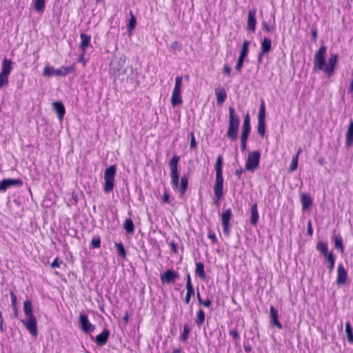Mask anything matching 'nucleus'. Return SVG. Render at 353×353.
Listing matches in <instances>:
<instances>
[{"instance_id": "nucleus-1", "label": "nucleus", "mask_w": 353, "mask_h": 353, "mask_svg": "<svg viewBox=\"0 0 353 353\" xmlns=\"http://www.w3.org/2000/svg\"><path fill=\"white\" fill-rule=\"evenodd\" d=\"M327 47L321 45L314 55V68L316 71L323 70L328 77H331L334 73L336 66L338 63L339 56L337 54H330L327 62L325 63V55Z\"/></svg>"}, {"instance_id": "nucleus-2", "label": "nucleus", "mask_w": 353, "mask_h": 353, "mask_svg": "<svg viewBox=\"0 0 353 353\" xmlns=\"http://www.w3.org/2000/svg\"><path fill=\"white\" fill-rule=\"evenodd\" d=\"M179 159L180 157L175 154L170 161L169 165L170 168L171 184L174 190H179L181 194L184 195L188 188V179L185 176H182L179 185V178L178 173V163Z\"/></svg>"}, {"instance_id": "nucleus-3", "label": "nucleus", "mask_w": 353, "mask_h": 353, "mask_svg": "<svg viewBox=\"0 0 353 353\" xmlns=\"http://www.w3.org/2000/svg\"><path fill=\"white\" fill-rule=\"evenodd\" d=\"M23 312L26 318L21 320V323L30 334L36 337L38 335L37 322L33 313L32 304L30 300L24 301Z\"/></svg>"}, {"instance_id": "nucleus-4", "label": "nucleus", "mask_w": 353, "mask_h": 353, "mask_svg": "<svg viewBox=\"0 0 353 353\" xmlns=\"http://www.w3.org/2000/svg\"><path fill=\"white\" fill-rule=\"evenodd\" d=\"M240 119L232 107H229V125L227 132V137L234 141L237 139Z\"/></svg>"}, {"instance_id": "nucleus-5", "label": "nucleus", "mask_w": 353, "mask_h": 353, "mask_svg": "<svg viewBox=\"0 0 353 353\" xmlns=\"http://www.w3.org/2000/svg\"><path fill=\"white\" fill-rule=\"evenodd\" d=\"M117 174L116 165H112L105 170L103 190L105 193L112 192L114 187V178Z\"/></svg>"}, {"instance_id": "nucleus-6", "label": "nucleus", "mask_w": 353, "mask_h": 353, "mask_svg": "<svg viewBox=\"0 0 353 353\" xmlns=\"http://www.w3.org/2000/svg\"><path fill=\"white\" fill-rule=\"evenodd\" d=\"M316 249L323 256L324 259L327 261L330 272H332L334 268L336 257L332 252H328L327 243L320 241L316 244Z\"/></svg>"}, {"instance_id": "nucleus-7", "label": "nucleus", "mask_w": 353, "mask_h": 353, "mask_svg": "<svg viewBox=\"0 0 353 353\" xmlns=\"http://www.w3.org/2000/svg\"><path fill=\"white\" fill-rule=\"evenodd\" d=\"M182 81L183 78L181 76H177L175 78L174 88L172 91L171 97V103L173 107L177 106L182 103L183 100L181 97L182 93Z\"/></svg>"}, {"instance_id": "nucleus-8", "label": "nucleus", "mask_w": 353, "mask_h": 353, "mask_svg": "<svg viewBox=\"0 0 353 353\" xmlns=\"http://www.w3.org/2000/svg\"><path fill=\"white\" fill-rule=\"evenodd\" d=\"M74 70V65L62 66L60 68H54L53 66H46L43 70V75L46 77L60 76L65 77Z\"/></svg>"}, {"instance_id": "nucleus-9", "label": "nucleus", "mask_w": 353, "mask_h": 353, "mask_svg": "<svg viewBox=\"0 0 353 353\" xmlns=\"http://www.w3.org/2000/svg\"><path fill=\"white\" fill-rule=\"evenodd\" d=\"M261 153L258 150L252 151L248 154L245 168L248 171L254 172L259 165Z\"/></svg>"}, {"instance_id": "nucleus-10", "label": "nucleus", "mask_w": 353, "mask_h": 353, "mask_svg": "<svg viewBox=\"0 0 353 353\" xmlns=\"http://www.w3.org/2000/svg\"><path fill=\"white\" fill-rule=\"evenodd\" d=\"M265 102L261 100L260 108L258 114V125L257 132L263 137L265 133Z\"/></svg>"}, {"instance_id": "nucleus-11", "label": "nucleus", "mask_w": 353, "mask_h": 353, "mask_svg": "<svg viewBox=\"0 0 353 353\" xmlns=\"http://www.w3.org/2000/svg\"><path fill=\"white\" fill-rule=\"evenodd\" d=\"M179 277V273L173 270H168L160 275L161 282L168 284L174 283Z\"/></svg>"}, {"instance_id": "nucleus-12", "label": "nucleus", "mask_w": 353, "mask_h": 353, "mask_svg": "<svg viewBox=\"0 0 353 353\" xmlns=\"http://www.w3.org/2000/svg\"><path fill=\"white\" fill-rule=\"evenodd\" d=\"M232 216L231 209H227L221 215V221L223 227V232L228 235L230 231V221Z\"/></svg>"}, {"instance_id": "nucleus-13", "label": "nucleus", "mask_w": 353, "mask_h": 353, "mask_svg": "<svg viewBox=\"0 0 353 353\" xmlns=\"http://www.w3.org/2000/svg\"><path fill=\"white\" fill-rule=\"evenodd\" d=\"M222 167H223V157H222V156L220 155L217 157L216 164H215V170H216L215 183H223Z\"/></svg>"}, {"instance_id": "nucleus-14", "label": "nucleus", "mask_w": 353, "mask_h": 353, "mask_svg": "<svg viewBox=\"0 0 353 353\" xmlns=\"http://www.w3.org/2000/svg\"><path fill=\"white\" fill-rule=\"evenodd\" d=\"M79 323L81 330L85 332H91L95 329L94 325L90 323L88 317L85 314L80 315Z\"/></svg>"}, {"instance_id": "nucleus-15", "label": "nucleus", "mask_w": 353, "mask_h": 353, "mask_svg": "<svg viewBox=\"0 0 353 353\" xmlns=\"http://www.w3.org/2000/svg\"><path fill=\"white\" fill-rule=\"evenodd\" d=\"M22 185L21 179H5L0 182V192H3L12 185Z\"/></svg>"}, {"instance_id": "nucleus-16", "label": "nucleus", "mask_w": 353, "mask_h": 353, "mask_svg": "<svg viewBox=\"0 0 353 353\" xmlns=\"http://www.w3.org/2000/svg\"><path fill=\"white\" fill-rule=\"evenodd\" d=\"M214 204L216 207L220 205L223 195V183H215L214 186Z\"/></svg>"}, {"instance_id": "nucleus-17", "label": "nucleus", "mask_w": 353, "mask_h": 353, "mask_svg": "<svg viewBox=\"0 0 353 353\" xmlns=\"http://www.w3.org/2000/svg\"><path fill=\"white\" fill-rule=\"evenodd\" d=\"M347 277V270L345 269L343 263H339L337 268L336 283L338 285L345 283Z\"/></svg>"}, {"instance_id": "nucleus-18", "label": "nucleus", "mask_w": 353, "mask_h": 353, "mask_svg": "<svg viewBox=\"0 0 353 353\" xmlns=\"http://www.w3.org/2000/svg\"><path fill=\"white\" fill-rule=\"evenodd\" d=\"M270 321L271 323L278 327L279 329H282L283 325L279 321V313L277 310L275 309V307L273 305L270 306Z\"/></svg>"}, {"instance_id": "nucleus-19", "label": "nucleus", "mask_w": 353, "mask_h": 353, "mask_svg": "<svg viewBox=\"0 0 353 353\" xmlns=\"http://www.w3.org/2000/svg\"><path fill=\"white\" fill-rule=\"evenodd\" d=\"M256 10H250L248 12V30L254 32L256 29Z\"/></svg>"}, {"instance_id": "nucleus-20", "label": "nucleus", "mask_w": 353, "mask_h": 353, "mask_svg": "<svg viewBox=\"0 0 353 353\" xmlns=\"http://www.w3.org/2000/svg\"><path fill=\"white\" fill-rule=\"evenodd\" d=\"M109 335H110L109 330H108L107 329L103 330V331L101 334H99V335H97L96 336L95 343L99 346L104 345L108 341Z\"/></svg>"}, {"instance_id": "nucleus-21", "label": "nucleus", "mask_w": 353, "mask_h": 353, "mask_svg": "<svg viewBox=\"0 0 353 353\" xmlns=\"http://www.w3.org/2000/svg\"><path fill=\"white\" fill-rule=\"evenodd\" d=\"M215 95L216 98V102L219 105H222L227 98V92L223 88H216Z\"/></svg>"}, {"instance_id": "nucleus-22", "label": "nucleus", "mask_w": 353, "mask_h": 353, "mask_svg": "<svg viewBox=\"0 0 353 353\" xmlns=\"http://www.w3.org/2000/svg\"><path fill=\"white\" fill-rule=\"evenodd\" d=\"M52 107L57 112L59 120L61 121L65 113V109L63 104L60 101H54L52 103Z\"/></svg>"}, {"instance_id": "nucleus-23", "label": "nucleus", "mask_w": 353, "mask_h": 353, "mask_svg": "<svg viewBox=\"0 0 353 353\" xmlns=\"http://www.w3.org/2000/svg\"><path fill=\"white\" fill-rule=\"evenodd\" d=\"M81 44L80 48L83 51V55L85 54V51L90 43L91 37L84 33L80 34Z\"/></svg>"}, {"instance_id": "nucleus-24", "label": "nucleus", "mask_w": 353, "mask_h": 353, "mask_svg": "<svg viewBox=\"0 0 353 353\" xmlns=\"http://www.w3.org/2000/svg\"><path fill=\"white\" fill-rule=\"evenodd\" d=\"M250 129L251 128L250 116L249 114L248 113L244 117L243 129L241 137H249Z\"/></svg>"}, {"instance_id": "nucleus-25", "label": "nucleus", "mask_w": 353, "mask_h": 353, "mask_svg": "<svg viewBox=\"0 0 353 353\" xmlns=\"http://www.w3.org/2000/svg\"><path fill=\"white\" fill-rule=\"evenodd\" d=\"M332 239L334 242L335 248L343 252L344 251V246L341 235L334 231L333 232Z\"/></svg>"}, {"instance_id": "nucleus-26", "label": "nucleus", "mask_w": 353, "mask_h": 353, "mask_svg": "<svg viewBox=\"0 0 353 353\" xmlns=\"http://www.w3.org/2000/svg\"><path fill=\"white\" fill-rule=\"evenodd\" d=\"M12 70V61L10 59L5 58L2 61L1 73L9 76Z\"/></svg>"}, {"instance_id": "nucleus-27", "label": "nucleus", "mask_w": 353, "mask_h": 353, "mask_svg": "<svg viewBox=\"0 0 353 353\" xmlns=\"http://www.w3.org/2000/svg\"><path fill=\"white\" fill-rule=\"evenodd\" d=\"M346 146L350 147L353 145V121L351 120L346 132Z\"/></svg>"}, {"instance_id": "nucleus-28", "label": "nucleus", "mask_w": 353, "mask_h": 353, "mask_svg": "<svg viewBox=\"0 0 353 353\" xmlns=\"http://www.w3.org/2000/svg\"><path fill=\"white\" fill-rule=\"evenodd\" d=\"M272 42L270 39L264 37L261 42V51L262 54H266L271 50Z\"/></svg>"}, {"instance_id": "nucleus-29", "label": "nucleus", "mask_w": 353, "mask_h": 353, "mask_svg": "<svg viewBox=\"0 0 353 353\" xmlns=\"http://www.w3.org/2000/svg\"><path fill=\"white\" fill-rule=\"evenodd\" d=\"M301 201L303 210L308 209L312 205L311 197L305 194H303L301 197Z\"/></svg>"}, {"instance_id": "nucleus-30", "label": "nucleus", "mask_w": 353, "mask_h": 353, "mask_svg": "<svg viewBox=\"0 0 353 353\" xmlns=\"http://www.w3.org/2000/svg\"><path fill=\"white\" fill-rule=\"evenodd\" d=\"M259 220V213L257 211L256 204H254L251 208V216H250V223L252 225H255Z\"/></svg>"}, {"instance_id": "nucleus-31", "label": "nucleus", "mask_w": 353, "mask_h": 353, "mask_svg": "<svg viewBox=\"0 0 353 353\" xmlns=\"http://www.w3.org/2000/svg\"><path fill=\"white\" fill-rule=\"evenodd\" d=\"M195 274L202 279H205V274L204 270V265L201 262L196 263Z\"/></svg>"}, {"instance_id": "nucleus-32", "label": "nucleus", "mask_w": 353, "mask_h": 353, "mask_svg": "<svg viewBox=\"0 0 353 353\" xmlns=\"http://www.w3.org/2000/svg\"><path fill=\"white\" fill-rule=\"evenodd\" d=\"M123 228L128 234H132L134 231V225L132 220L126 219L124 222Z\"/></svg>"}, {"instance_id": "nucleus-33", "label": "nucleus", "mask_w": 353, "mask_h": 353, "mask_svg": "<svg viewBox=\"0 0 353 353\" xmlns=\"http://www.w3.org/2000/svg\"><path fill=\"white\" fill-rule=\"evenodd\" d=\"M34 9L38 12H43L46 6V0H34Z\"/></svg>"}, {"instance_id": "nucleus-34", "label": "nucleus", "mask_w": 353, "mask_h": 353, "mask_svg": "<svg viewBox=\"0 0 353 353\" xmlns=\"http://www.w3.org/2000/svg\"><path fill=\"white\" fill-rule=\"evenodd\" d=\"M345 332L348 342L353 343V330L350 321L345 323Z\"/></svg>"}, {"instance_id": "nucleus-35", "label": "nucleus", "mask_w": 353, "mask_h": 353, "mask_svg": "<svg viewBox=\"0 0 353 353\" xmlns=\"http://www.w3.org/2000/svg\"><path fill=\"white\" fill-rule=\"evenodd\" d=\"M205 318V315L204 311L203 310H199L196 312V319H195L196 324L199 327L201 326L204 323Z\"/></svg>"}, {"instance_id": "nucleus-36", "label": "nucleus", "mask_w": 353, "mask_h": 353, "mask_svg": "<svg viewBox=\"0 0 353 353\" xmlns=\"http://www.w3.org/2000/svg\"><path fill=\"white\" fill-rule=\"evenodd\" d=\"M249 46H250V41H244L242 45V48L240 52V57L245 59V57L248 56L249 52Z\"/></svg>"}, {"instance_id": "nucleus-37", "label": "nucleus", "mask_w": 353, "mask_h": 353, "mask_svg": "<svg viewBox=\"0 0 353 353\" xmlns=\"http://www.w3.org/2000/svg\"><path fill=\"white\" fill-rule=\"evenodd\" d=\"M190 332V329L189 326L188 325H184L183 332L180 336L181 341L183 342L186 341L189 336Z\"/></svg>"}, {"instance_id": "nucleus-38", "label": "nucleus", "mask_w": 353, "mask_h": 353, "mask_svg": "<svg viewBox=\"0 0 353 353\" xmlns=\"http://www.w3.org/2000/svg\"><path fill=\"white\" fill-rule=\"evenodd\" d=\"M115 247L117 248L118 254L122 258L125 259L126 256V252L122 243H116Z\"/></svg>"}, {"instance_id": "nucleus-39", "label": "nucleus", "mask_w": 353, "mask_h": 353, "mask_svg": "<svg viewBox=\"0 0 353 353\" xmlns=\"http://www.w3.org/2000/svg\"><path fill=\"white\" fill-rule=\"evenodd\" d=\"M130 19L128 25V29L129 31H132L135 28L136 18L132 12H130Z\"/></svg>"}, {"instance_id": "nucleus-40", "label": "nucleus", "mask_w": 353, "mask_h": 353, "mask_svg": "<svg viewBox=\"0 0 353 353\" xmlns=\"http://www.w3.org/2000/svg\"><path fill=\"white\" fill-rule=\"evenodd\" d=\"M186 289H187V293H186V295L185 297V303L186 304H188V303H190L191 297L194 295L195 291H194V288H186Z\"/></svg>"}, {"instance_id": "nucleus-41", "label": "nucleus", "mask_w": 353, "mask_h": 353, "mask_svg": "<svg viewBox=\"0 0 353 353\" xmlns=\"http://www.w3.org/2000/svg\"><path fill=\"white\" fill-rule=\"evenodd\" d=\"M298 161L297 156H293L290 166V172H294L297 169L298 167Z\"/></svg>"}, {"instance_id": "nucleus-42", "label": "nucleus", "mask_w": 353, "mask_h": 353, "mask_svg": "<svg viewBox=\"0 0 353 353\" xmlns=\"http://www.w3.org/2000/svg\"><path fill=\"white\" fill-rule=\"evenodd\" d=\"M181 48H182L181 43L177 41L172 42L170 46V49L172 51H181Z\"/></svg>"}, {"instance_id": "nucleus-43", "label": "nucleus", "mask_w": 353, "mask_h": 353, "mask_svg": "<svg viewBox=\"0 0 353 353\" xmlns=\"http://www.w3.org/2000/svg\"><path fill=\"white\" fill-rule=\"evenodd\" d=\"M244 60H245L244 58L239 57L237 63H236V65L235 66V70H236V72H241V70H242L243 66Z\"/></svg>"}, {"instance_id": "nucleus-44", "label": "nucleus", "mask_w": 353, "mask_h": 353, "mask_svg": "<svg viewBox=\"0 0 353 353\" xmlns=\"http://www.w3.org/2000/svg\"><path fill=\"white\" fill-rule=\"evenodd\" d=\"M8 83V76L0 72V88Z\"/></svg>"}, {"instance_id": "nucleus-45", "label": "nucleus", "mask_w": 353, "mask_h": 353, "mask_svg": "<svg viewBox=\"0 0 353 353\" xmlns=\"http://www.w3.org/2000/svg\"><path fill=\"white\" fill-rule=\"evenodd\" d=\"M263 29L267 32H272L274 30V24L270 25L266 21L262 23Z\"/></svg>"}, {"instance_id": "nucleus-46", "label": "nucleus", "mask_w": 353, "mask_h": 353, "mask_svg": "<svg viewBox=\"0 0 353 353\" xmlns=\"http://www.w3.org/2000/svg\"><path fill=\"white\" fill-rule=\"evenodd\" d=\"M92 246L94 248H98L101 245V239L99 237H94L92 239Z\"/></svg>"}, {"instance_id": "nucleus-47", "label": "nucleus", "mask_w": 353, "mask_h": 353, "mask_svg": "<svg viewBox=\"0 0 353 353\" xmlns=\"http://www.w3.org/2000/svg\"><path fill=\"white\" fill-rule=\"evenodd\" d=\"M248 139V137H241V148L242 151L246 150Z\"/></svg>"}, {"instance_id": "nucleus-48", "label": "nucleus", "mask_w": 353, "mask_h": 353, "mask_svg": "<svg viewBox=\"0 0 353 353\" xmlns=\"http://www.w3.org/2000/svg\"><path fill=\"white\" fill-rule=\"evenodd\" d=\"M223 73L225 76H230L231 74V68L228 64H225L223 68Z\"/></svg>"}, {"instance_id": "nucleus-49", "label": "nucleus", "mask_w": 353, "mask_h": 353, "mask_svg": "<svg viewBox=\"0 0 353 353\" xmlns=\"http://www.w3.org/2000/svg\"><path fill=\"white\" fill-rule=\"evenodd\" d=\"M170 202V195L167 190L164 191L163 197H162V203H168Z\"/></svg>"}, {"instance_id": "nucleus-50", "label": "nucleus", "mask_w": 353, "mask_h": 353, "mask_svg": "<svg viewBox=\"0 0 353 353\" xmlns=\"http://www.w3.org/2000/svg\"><path fill=\"white\" fill-rule=\"evenodd\" d=\"M230 335L235 340L239 339V334L237 330H232L230 331Z\"/></svg>"}, {"instance_id": "nucleus-51", "label": "nucleus", "mask_w": 353, "mask_h": 353, "mask_svg": "<svg viewBox=\"0 0 353 353\" xmlns=\"http://www.w3.org/2000/svg\"><path fill=\"white\" fill-rule=\"evenodd\" d=\"M61 262L62 261L58 257H57L52 263L51 266L52 268H59Z\"/></svg>"}, {"instance_id": "nucleus-52", "label": "nucleus", "mask_w": 353, "mask_h": 353, "mask_svg": "<svg viewBox=\"0 0 353 353\" xmlns=\"http://www.w3.org/2000/svg\"><path fill=\"white\" fill-rule=\"evenodd\" d=\"M10 296H11L12 305L13 306V307H15L16 303H17V296L12 292H11V293H10Z\"/></svg>"}, {"instance_id": "nucleus-53", "label": "nucleus", "mask_w": 353, "mask_h": 353, "mask_svg": "<svg viewBox=\"0 0 353 353\" xmlns=\"http://www.w3.org/2000/svg\"><path fill=\"white\" fill-rule=\"evenodd\" d=\"M206 307H210L212 305V301L210 299H207L206 300H203L202 303H200Z\"/></svg>"}, {"instance_id": "nucleus-54", "label": "nucleus", "mask_w": 353, "mask_h": 353, "mask_svg": "<svg viewBox=\"0 0 353 353\" xmlns=\"http://www.w3.org/2000/svg\"><path fill=\"white\" fill-rule=\"evenodd\" d=\"M196 145V140L194 138V135L193 133H191V141H190V148H194Z\"/></svg>"}, {"instance_id": "nucleus-55", "label": "nucleus", "mask_w": 353, "mask_h": 353, "mask_svg": "<svg viewBox=\"0 0 353 353\" xmlns=\"http://www.w3.org/2000/svg\"><path fill=\"white\" fill-rule=\"evenodd\" d=\"M193 288V285L191 282V277L190 274L187 276V281H186V288Z\"/></svg>"}, {"instance_id": "nucleus-56", "label": "nucleus", "mask_w": 353, "mask_h": 353, "mask_svg": "<svg viewBox=\"0 0 353 353\" xmlns=\"http://www.w3.org/2000/svg\"><path fill=\"white\" fill-rule=\"evenodd\" d=\"M307 234L309 235H310V236H312V234H313V229H312L311 221H308V224H307Z\"/></svg>"}, {"instance_id": "nucleus-57", "label": "nucleus", "mask_w": 353, "mask_h": 353, "mask_svg": "<svg viewBox=\"0 0 353 353\" xmlns=\"http://www.w3.org/2000/svg\"><path fill=\"white\" fill-rule=\"evenodd\" d=\"M208 236L209 239H210L214 243L216 241V237L214 233L212 232H210L208 233Z\"/></svg>"}, {"instance_id": "nucleus-58", "label": "nucleus", "mask_w": 353, "mask_h": 353, "mask_svg": "<svg viewBox=\"0 0 353 353\" xmlns=\"http://www.w3.org/2000/svg\"><path fill=\"white\" fill-rule=\"evenodd\" d=\"M312 37L314 41H316L317 38V30L316 28L312 30Z\"/></svg>"}, {"instance_id": "nucleus-59", "label": "nucleus", "mask_w": 353, "mask_h": 353, "mask_svg": "<svg viewBox=\"0 0 353 353\" xmlns=\"http://www.w3.org/2000/svg\"><path fill=\"white\" fill-rule=\"evenodd\" d=\"M170 246H171V248H172V251H173L174 252H176V250H177V248H176V243H175L174 242H173V241H172V242H171V243H170Z\"/></svg>"}, {"instance_id": "nucleus-60", "label": "nucleus", "mask_w": 353, "mask_h": 353, "mask_svg": "<svg viewBox=\"0 0 353 353\" xmlns=\"http://www.w3.org/2000/svg\"><path fill=\"white\" fill-rule=\"evenodd\" d=\"M265 54H262V51H260L258 56V62L261 63L262 62L263 57Z\"/></svg>"}, {"instance_id": "nucleus-61", "label": "nucleus", "mask_w": 353, "mask_h": 353, "mask_svg": "<svg viewBox=\"0 0 353 353\" xmlns=\"http://www.w3.org/2000/svg\"><path fill=\"white\" fill-rule=\"evenodd\" d=\"M242 173H243V170H242L241 169H240V170H236L235 171V174H236L239 178H240V177H241V176Z\"/></svg>"}, {"instance_id": "nucleus-62", "label": "nucleus", "mask_w": 353, "mask_h": 353, "mask_svg": "<svg viewBox=\"0 0 353 353\" xmlns=\"http://www.w3.org/2000/svg\"><path fill=\"white\" fill-rule=\"evenodd\" d=\"M0 330L3 331V316L2 313L0 312Z\"/></svg>"}, {"instance_id": "nucleus-63", "label": "nucleus", "mask_w": 353, "mask_h": 353, "mask_svg": "<svg viewBox=\"0 0 353 353\" xmlns=\"http://www.w3.org/2000/svg\"><path fill=\"white\" fill-rule=\"evenodd\" d=\"M349 92L353 93V79H352L351 81H350V88H349Z\"/></svg>"}, {"instance_id": "nucleus-64", "label": "nucleus", "mask_w": 353, "mask_h": 353, "mask_svg": "<svg viewBox=\"0 0 353 353\" xmlns=\"http://www.w3.org/2000/svg\"><path fill=\"white\" fill-rule=\"evenodd\" d=\"M196 296H197V299H198L199 303H202L203 299H201V294H200V293L199 292H197V293H196Z\"/></svg>"}]
</instances>
